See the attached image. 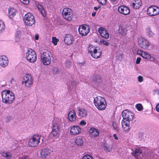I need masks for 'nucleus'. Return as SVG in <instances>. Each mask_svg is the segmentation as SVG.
Wrapping results in <instances>:
<instances>
[{
	"instance_id": "1",
	"label": "nucleus",
	"mask_w": 159,
	"mask_h": 159,
	"mask_svg": "<svg viewBox=\"0 0 159 159\" xmlns=\"http://www.w3.org/2000/svg\"><path fill=\"white\" fill-rule=\"evenodd\" d=\"M2 102L5 104H11L15 99V94L11 91L6 89L1 92Z\"/></svg>"
},
{
	"instance_id": "2",
	"label": "nucleus",
	"mask_w": 159,
	"mask_h": 159,
	"mask_svg": "<svg viewBox=\"0 0 159 159\" xmlns=\"http://www.w3.org/2000/svg\"><path fill=\"white\" fill-rule=\"evenodd\" d=\"M93 103L96 108L99 111L105 110L107 106L106 99L101 96L95 97L93 100Z\"/></svg>"
},
{
	"instance_id": "3",
	"label": "nucleus",
	"mask_w": 159,
	"mask_h": 159,
	"mask_svg": "<svg viewBox=\"0 0 159 159\" xmlns=\"http://www.w3.org/2000/svg\"><path fill=\"white\" fill-rule=\"evenodd\" d=\"M52 57V55L50 51H47L43 52L41 56V61L43 64L45 65L50 64Z\"/></svg>"
},
{
	"instance_id": "4",
	"label": "nucleus",
	"mask_w": 159,
	"mask_h": 159,
	"mask_svg": "<svg viewBox=\"0 0 159 159\" xmlns=\"http://www.w3.org/2000/svg\"><path fill=\"white\" fill-rule=\"evenodd\" d=\"M88 50L89 53L94 58H98L102 55V51L99 49H97L96 47L93 45H89Z\"/></svg>"
},
{
	"instance_id": "5",
	"label": "nucleus",
	"mask_w": 159,
	"mask_h": 159,
	"mask_svg": "<svg viewBox=\"0 0 159 159\" xmlns=\"http://www.w3.org/2000/svg\"><path fill=\"white\" fill-rule=\"evenodd\" d=\"M25 56L27 60L29 62L33 63L37 60V55L35 51L32 49H29L26 52Z\"/></svg>"
},
{
	"instance_id": "6",
	"label": "nucleus",
	"mask_w": 159,
	"mask_h": 159,
	"mask_svg": "<svg viewBox=\"0 0 159 159\" xmlns=\"http://www.w3.org/2000/svg\"><path fill=\"white\" fill-rule=\"evenodd\" d=\"M23 20L26 25L30 27L34 25L35 22L34 16L30 12H28L25 15Z\"/></svg>"
},
{
	"instance_id": "7",
	"label": "nucleus",
	"mask_w": 159,
	"mask_h": 159,
	"mask_svg": "<svg viewBox=\"0 0 159 159\" xmlns=\"http://www.w3.org/2000/svg\"><path fill=\"white\" fill-rule=\"evenodd\" d=\"M33 79L30 74H26L24 77L22 84L25 88H30L32 85Z\"/></svg>"
},
{
	"instance_id": "8",
	"label": "nucleus",
	"mask_w": 159,
	"mask_h": 159,
	"mask_svg": "<svg viewBox=\"0 0 159 159\" xmlns=\"http://www.w3.org/2000/svg\"><path fill=\"white\" fill-rule=\"evenodd\" d=\"M41 136L38 134L33 135L29 139L28 145L30 147H34L37 146L40 142Z\"/></svg>"
},
{
	"instance_id": "9",
	"label": "nucleus",
	"mask_w": 159,
	"mask_h": 159,
	"mask_svg": "<svg viewBox=\"0 0 159 159\" xmlns=\"http://www.w3.org/2000/svg\"><path fill=\"white\" fill-rule=\"evenodd\" d=\"M52 150L48 148L42 149L40 152V157L43 159H49L52 156Z\"/></svg>"
},
{
	"instance_id": "10",
	"label": "nucleus",
	"mask_w": 159,
	"mask_h": 159,
	"mask_svg": "<svg viewBox=\"0 0 159 159\" xmlns=\"http://www.w3.org/2000/svg\"><path fill=\"white\" fill-rule=\"evenodd\" d=\"M139 47L143 49L148 50L150 45V42L146 39L141 37L138 40Z\"/></svg>"
},
{
	"instance_id": "11",
	"label": "nucleus",
	"mask_w": 159,
	"mask_h": 159,
	"mask_svg": "<svg viewBox=\"0 0 159 159\" xmlns=\"http://www.w3.org/2000/svg\"><path fill=\"white\" fill-rule=\"evenodd\" d=\"M64 18L67 20L70 21L73 17V14L71 10L68 8H64L62 11Z\"/></svg>"
},
{
	"instance_id": "12",
	"label": "nucleus",
	"mask_w": 159,
	"mask_h": 159,
	"mask_svg": "<svg viewBox=\"0 0 159 159\" xmlns=\"http://www.w3.org/2000/svg\"><path fill=\"white\" fill-rule=\"evenodd\" d=\"M134 115L128 110H125L122 112L123 119L126 121H132L134 118Z\"/></svg>"
},
{
	"instance_id": "13",
	"label": "nucleus",
	"mask_w": 159,
	"mask_h": 159,
	"mask_svg": "<svg viewBox=\"0 0 159 159\" xmlns=\"http://www.w3.org/2000/svg\"><path fill=\"white\" fill-rule=\"evenodd\" d=\"M147 13L151 16L157 15L159 14V8L155 6H151L147 9Z\"/></svg>"
},
{
	"instance_id": "14",
	"label": "nucleus",
	"mask_w": 159,
	"mask_h": 159,
	"mask_svg": "<svg viewBox=\"0 0 159 159\" xmlns=\"http://www.w3.org/2000/svg\"><path fill=\"white\" fill-rule=\"evenodd\" d=\"M90 27L86 25H80L79 28V32L80 35L82 36H85L89 32Z\"/></svg>"
},
{
	"instance_id": "15",
	"label": "nucleus",
	"mask_w": 159,
	"mask_h": 159,
	"mask_svg": "<svg viewBox=\"0 0 159 159\" xmlns=\"http://www.w3.org/2000/svg\"><path fill=\"white\" fill-rule=\"evenodd\" d=\"M81 132L80 127L78 125H74L70 127V133L71 135H76L80 134Z\"/></svg>"
},
{
	"instance_id": "16",
	"label": "nucleus",
	"mask_w": 159,
	"mask_h": 159,
	"mask_svg": "<svg viewBox=\"0 0 159 159\" xmlns=\"http://www.w3.org/2000/svg\"><path fill=\"white\" fill-rule=\"evenodd\" d=\"M9 60L7 57L4 55L0 56V66L5 68L8 66Z\"/></svg>"
},
{
	"instance_id": "17",
	"label": "nucleus",
	"mask_w": 159,
	"mask_h": 159,
	"mask_svg": "<svg viewBox=\"0 0 159 159\" xmlns=\"http://www.w3.org/2000/svg\"><path fill=\"white\" fill-rule=\"evenodd\" d=\"M118 10L120 13L125 15H128L130 12L129 8L125 6L121 5L119 6Z\"/></svg>"
},
{
	"instance_id": "18",
	"label": "nucleus",
	"mask_w": 159,
	"mask_h": 159,
	"mask_svg": "<svg viewBox=\"0 0 159 159\" xmlns=\"http://www.w3.org/2000/svg\"><path fill=\"white\" fill-rule=\"evenodd\" d=\"M77 117L74 110L70 111L68 113L67 119L70 122H74L76 121Z\"/></svg>"
},
{
	"instance_id": "19",
	"label": "nucleus",
	"mask_w": 159,
	"mask_h": 159,
	"mask_svg": "<svg viewBox=\"0 0 159 159\" xmlns=\"http://www.w3.org/2000/svg\"><path fill=\"white\" fill-rule=\"evenodd\" d=\"M78 116L80 118H84L88 115L87 110L82 108H79L77 112Z\"/></svg>"
},
{
	"instance_id": "20",
	"label": "nucleus",
	"mask_w": 159,
	"mask_h": 159,
	"mask_svg": "<svg viewBox=\"0 0 159 159\" xmlns=\"http://www.w3.org/2000/svg\"><path fill=\"white\" fill-rule=\"evenodd\" d=\"M74 40L73 36L70 34H66L64 38L65 43L68 45L71 44Z\"/></svg>"
},
{
	"instance_id": "21",
	"label": "nucleus",
	"mask_w": 159,
	"mask_h": 159,
	"mask_svg": "<svg viewBox=\"0 0 159 159\" xmlns=\"http://www.w3.org/2000/svg\"><path fill=\"white\" fill-rule=\"evenodd\" d=\"M130 121L122 120L121 121L122 129L124 131L128 132L130 129Z\"/></svg>"
},
{
	"instance_id": "22",
	"label": "nucleus",
	"mask_w": 159,
	"mask_h": 159,
	"mask_svg": "<svg viewBox=\"0 0 159 159\" xmlns=\"http://www.w3.org/2000/svg\"><path fill=\"white\" fill-rule=\"evenodd\" d=\"M60 128L61 127L52 126L51 133L53 137L57 138L60 136Z\"/></svg>"
},
{
	"instance_id": "23",
	"label": "nucleus",
	"mask_w": 159,
	"mask_h": 159,
	"mask_svg": "<svg viewBox=\"0 0 159 159\" xmlns=\"http://www.w3.org/2000/svg\"><path fill=\"white\" fill-rule=\"evenodd\" d=\"M89 136L92 138L97 137L99 134L98 130L94 127L90 128L89 130Z\"/></svg>"
},
{
	"instance_id": "24",
	"label": "nucleus",
	"mask_w": 159,
	"mask_h": 159,
	"mask_svg": "<svg viewBox=\"0 0 159 159\" xmlns=\"http://www.w3.org/2000/svg\"><path fill=\"white\" fill-rule=\"evenodd\" d=\"M142 4V2L141 0H132L131 2V6L134 9L139 8Z\"/></svg>"
},
{
	"instance_id": "25",
	"label": "nucleus",
	"mask_w": 159,
	"mask_h": 159,
	"mask_svg": "<svg viewBox=\"0 0 159 159\" xmlns=\"http://www.w3.org/2000/svg\"><path fill=\"white\" fill-rule=\"evenodd\" d=\"M98 32L105 39H108L109 35L107 30L102 27H100L98 29Z\"/></svg>"
},
{
	"instance_id": "26",
	"label": "nucleus",
	"mask_w": 159,
	"mask_h": 159,
	"mask_svg": "<svg viewBox=\"0 0 159 159\" xmlns=\"http://www.w3.org/2000/svg\"><path fill=\"white\" fill-rule=\"evenodd\" d=\"M25 37V34L18 31L16 32V34L15 40L16 41L19 42L24 39Z\"/></svg>"
},
{
	"instance_id": "27",
	"label": "nucleus",
	"mask_w": 159,
	"mask_h": 159,
	"mask_svg": "<svg viewBox=\"0 0 159 159\" xmlns=\"http://www.w3.org/2000/svg\"><path fill=\"white\" fill-rule=\"evenodd\" d=\"M52 126L61 127L62 124L61 119L58 117L54 118L52 121Z\"/></svg>"
},
{
	"instance_id": "28",
	"label": "nucleus",
	"mask_w": 159,
	"mask_h": 159,
	"mask_svg": "<svg viewBox=\"0 0 159 159\" xmlns=\"http://www.w3.org/2000/svg\"><path fill=\"white\" fill-rule=\"evenodd\" d=\"M75 142L78 146H83L84 143L83 138L82 137L80 136L76 137L75 139Z\"/></svg>"
},
{
	"instance_id": "29",
	"label": "nucleus",
	"mask_w": 159,
	"mask_h": 159,
	"mask_svg": "<svg viewBox=\"0 0 159 159\" xmlns=\"http://www.w3.org/2000/svg\"><path fill=\"white\" fill-rule=\"evenodd\" d=\"M9 16L10 18H12L16 15L17 13V11L16 9L14 8H10L8 10Z\"/></svg>"
},
{
	"instance_id": "30",
	"label": "nucleus",
	"mask_w": 159,
	"mask_h": 159,
	"mask_svg": "<svg viewBox=\"0 0 159 159\" xmlns=\"http://www.w3.org/2000/svg\"><path fill=\"white\" fill-rule=\"evenodd\" d=\"M35 5L40 12L42 15L43 16H44L45 15V13L43 7L37 2H35Z\"/></svg>"
},
{
	"instance_id": "31",
	"label": "nucleus",
	"mask_w": 159,
	"mask_h": 159,
	"mask_svg": "<svg viewBox=\"0 0 159 159\" xmlns=\"http://www.w3.org/2000/svg\"><path fill=\"white\" fill-rule=\"evenodd\" d=\"M2 156L7 159H11L12 157V154L10 151L3 152L1 153Z\"/></svg>"
},
{
	"instance_id": "32",
	"label": "nucleus",
	"mask_w": 159,
	"mask_h": 159,
	"mask_svg": "<svg viewBox=\"0 0 159 159\" xmlns=\"http://www.w3.org/2000/svg\"><path fill=\"white\" fill-rule=\"evenodd\" d=\"M127 31L128 30L127 28L120 27L118 30V32L121 35L125 36L127 34Z\"/></svg>"
},
{
	"instance_id": "33",
	"label": "nucleus",
	"mask_w": 159,
	"mask_h": 159,
	"mask_svg": "<svg viewBox=\"0 0 159 159\" xmlns=\"http://www.w3.org/2000/svg\"><path fill=\"white\" fill-rule=\"evenodd\" d=\"M142 153V151L139 148H137L135 149V152L133 154V155L135 157L136 159H139V157Z\"/></svg>"
},
{
	"instance_id": "34",
	"label": "nucleus",
	"mask_w": 159,
	"mask_h": 159,
	"mask_svg": "<svg viewBox=\"0 0 159 159\" xmlns=\"http://www.w3.org/2000/svg\"><path fill=\"white\" fill-rule=\"evenodd\" d=\"M146 34L150 37H152L154 35V33L151 30V29L149 27H148L146 29Z\"/></svg>"
},
{
	"instance_id": "35",
	"label": "nucleus",
	"mask_w": 159,
	"mask_h": 159,
	"mask_svg": "<svg viewBox=\"0 0 159 159\" xmlns=\"http://www.w3.org/2000/svg\"><path fill=\"white\" fill-rule=\"evenodd\" d=\"M142 57L143 58L147 59H150L152 58L151 54L145 52H143Z\"/></svg>"
},
{
	"instance_id": "36",
	"label": "nucleus",
	"mask_w": 159,
	"mask_h": 159,
	"mask_svg": "<svg viewBox=\"0 0 159 159\" xmlns=\"http://www.w3.org/2000/svg\"><path fill=\"white\" fill-rule=\"evenodd\" d=\"M5 28V25L4 22L0 20V33L3 32Z\"/></svg>"
},
{
	"instance_id": "37",
	"label": "nucleus",
	"mask_w": 159,
	"mask_h": 159,
	"mask_svg": "<svg viewBox=\"0 0 159 159\" xmlns=\"http://www.w3.org/2000/svg\"><path fill=\"white\" fill-rule=\"evenodd\" d=\"M81 159H93V157L90 154H86L82 157Z\"/></svg>"
},
{
	"instance_id": "38",
	"label": "nucleus",
	"mask_w": 159,
	"mask_h": 159,
	"mask_svg": "<svg viewBox=\"0 0 159 159\" xmlns=\"http://www.w3.org/2000/svg\"><path fill=\"white\" fill-rule=\"evenodd\" d=\"M59 41V39L57 38L56 37H53L52 38V42L54 45L55 46L57 44V43Z\"/></svg>"
},
{
	"instance_id": "39",
	"label": "nucleus",
	"mask_w": 159,
	"mask_h": 159,
	"mask_svg": "<svg viewBox=\"0 0 159 159\" xmlns=\"http://www.w3.org/2000/svg\"><path fill=\"white\" fill-rule=\"evenodd\" d=\"M100 43L106 45V46H108L109 45V43L103 39H101L100 41Z\"/></svg>"
},
{
	"instance_id": "40",
	"label": "nucleus",
	"mask_w": 159,
	"mask_h": 159,
	"mask_svg": "<svg viewBox=\"0 0 159 159\" xmlns=\"http://www.w3.org/2000/svg\"><path fill=\"white\" fill-rule=\"evenodd\" d=\"M135 107L139 111H141L143 109V106L141 104H137L135 105Z\"/></svg>"
},
{
	"instance_id": "41",
	"label": "nucleus",
	"mask_w": 159,
	"mask_h": 159,
	"mask_svg": "<svg viewBox=\"0 0 159 159\" xmlns=\"http://www.w3.org/2000/svg\"><path fill=\"white\" fill-rule=\"evenodd\" d=\"M93 80L95 81H96L97 82H99L101 81V78L98 75H96L94 76L93 78Z\"/></svg>"
},
{
	"instance_id": "42",
	"label": "nucleus",
	"mask_w": 159,
	"mask_h": 159,
	"mask_svg": "<svg viewBox=\"0 0 159 159\" xmlns=\"http://www.w3.org/2000/svg\"><path fill=\"white\" fill-rule=\"evenodd\" d=\"M71 66V62L69 61H66L65 64V66L67 68H69Z\"/></svg>"
},
{
	"instance_id": "43",
	"label": "nucleus",
	"mask_w": 159,
	"mask_h": 159,
	"mask_svg": "<svg viewBox=\"0 0 159 159\" xmlns=\"http://www.w3.org/2000/svg\"><path fill=\"white\" fill-rule=\"evenodd\" d=\"M52 71L53 74H57L59 73L58 69L56 67H53L52 69Z\"/></svg>"
},
{
	"instance_id": "44",
	"label": "nucleus",
	"mask_w": 159,
	"mask_h": 159,
	"mask_svg": "<svg viewBox=\"0 0 159 159\" xmlns=\"http://www.w3.org/2000/svg\"><path fill=\"white\" fill-rule=\"evenodd\" d=\"M98 2L100 4L105 5L107 2V0H97Z\"/></svg>"
},
{
	"instance_id": "45",
	"label": "nucleus",
	"mask_w": 159,
	"mask_h": 159,
	"mask_svg": "<svg viewBox=\"0 0 159 159\" xmlns=\"http://www.w3.org/2000/svg\"><path fill=\"white\" fill-rule=\"evenodd\" d=\"M20 2L24 4L27 5L29 3V0H20Z\"/></svg>"
},
{
	"instance_id": "46",
	"label": "nucleus",
	"mask_w": 159,
	"mask_h": 159,
	"mask_svg": "<svg viewBox=\"0 0 159 159\" xmlns=\"http://www.w3.org/2000/svg\"><path fill=\"white\" fill-rule=\"evenodd\" d=\"M138 81L140 83L143 82V76L140 75L138 77Z\"/></svg>"
},
{
	"instance_id": "47",
	"label": "nucleus",
	"mask_w": 159,
	"mask_h": 159,
	"mask_svg": "<svg viewBox=\"0 0 159 159\" xmlns=\"http://www.w3.org/2000/svg\"><path fill=\"white\" fill-rule=\"evenodd\" d=\"M113 128L115 129V130L116 131H118L119 130V129L116 123L115 122H113Z\"/></svg>"
},
{
	"instance_id": "48",
	"label": "nucleus",
	"mask_w": 159,
	"mask_h": 159,
	"mask_svg": "<svg viewBox=\"0 0 159 159\" xmlns=\"http://www.w3.org/2000/svg\"><path fill=\"white\" fill-rule=\"evenodd\" d=\"M28 157L25 155H23L20 157L18 159H28Z\"/></svg>"
},
{
	"instance_id": "49",
	"label": "nucleus",
	"mask_w": 159,
	"mask_h": 159,
	"mask_svg": "<svg viewBox=\"0 0 159 159\" xmlns=\"http://www.w3.org/2000/svg\"><path fill=\"white\" fill-rule=\"evenodd\" d=\"M86 124V122L84 120H82L80 121L79 123V125L81 126L85 125Z\"/></svg>"
},
{
	"instance_id": "50",
	"label": "nucleus",
	"mask_w": 159,
	"mask_h": 159,
	"mask_svg": "<svg viewBox=\"0 0 159 159\" xmlns=\"http://www.w3.org/2000/svg\"><path fill=\"white\" fill-rule=\"evenodd\" d=\"M144 51H143L141 50H139L137 51V53L140 55L141 57L142 56V54H143V52Z\"/></svg>"
},
{
	"instance_id": "51",
	"label": "nucleus",
	"mask_w": 159,
	"mask_h": 159,
	"mask_svg": "<svg viewBox=\"0 0 159 159\" xmlns=\"http://www.w3.org/2000/svg\"><path fill=\"white\" fill-rule=\"evenodd\" d=\"M141 60V59L140 57H138L137 58L136 60V63L137 64H139L140 62V61Z\"/></svg>"
},
{
	"instance_id": "52",
	"label": "nucleus",
	"mask_w": 159,
	"mask_h": 159,
	"mask_svg": "<svg viewBox=\"0 0 159 159\" xmlns=\"http://www.w3.org/2000/svg\"><path fill=\"white\" fill-rule=\"evenodd\" d=\"M39 39V34H35V39L36 40H37Z\"/></svg>"
},
{
	"instance_id": "53",
	"label": "nucleus",
	"mask_w": 159,
	"mask_h": 159,
	"mask_svg": "<svg viewBox=\"0 0 159 159\" xmlns=\"http://www.w3.org/2000/svg\"><path fill=\"white\" fill-rule=\"evenodd\" d=\"M156 110L159 112V103L156 106Z\"/></svg>"
},
{
	"instance_id": "54",
	"label": "nucleus",
	"mask_w": 159,
	"mask_h": 159,
	"mask_svg": "<svg viewBox=\"0 0 159 159\" xmlns=\"http://www.w3.org/2000/svg\"><path fill=\"white\" fill-rule=\"evenodd\" d=\"M139 138L140 139H143V135L142 134H140L139 135Z\"/></svg>"
},
{
	"instance_id": "55",
	"label": "nucleus",
	"mask_w": 159,
	"mask_h": 159,
	"mask_svg": "<svg viewBox=\"0 0 159 159\" xmlns=\"http://www.w3.org/2000/svg\"><path fill=\"white\" fill-rule=\"evenodd\" d=\"M113 136L114 138V139L116 140H118V138L117 137V136H116V134H114L113 135Z\"/></svg>"
},
{
	"instance_id": "56",
	"label": "nucleus",
	"mask_w": 159,
	"mask_h": 159,
	"mask_svg": "<svg viewBox=\"0 0 159 159\" xmlns=\"http://www.w3.org/2000/svg\"><path fill=\"white\" fill-rule=\"evenodd\" d=\"M96 14V12H94L92 13V16H94Z\"/></svg>"
},
{
	"instance_id": "57",
	"label": "nucleus",
	"mask_w": 159,
	"mask_h": 159,
	"mask_svg": "<svg viewBox=\"0 0 159 159\" xmlns=\"http://www.w3.org/2000/svg\"><path fill=\"white\" fill-rule=\"evenodd\" d=\"M98 9L99 8L97 7H94V9L96 11L98 10Z\"/></svg>"
}]
</instances>
